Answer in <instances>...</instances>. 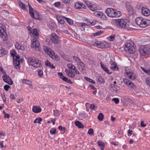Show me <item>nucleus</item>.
<instances>
[{
  "mask_svg": "<svg viewBox=\"0 0 150 150\" xmlns=\"http://www.w3.org/2000/svg\"><path fill=\"white\" fill-rule=\"evenodd\" d=\"M50 40L55 44H58L59 42V37L54 33L52 34L50 37Z\"/></svg>",
  "mask_w": 150,
  "mask_h": 150,
  "instance_id": "12",
  "label": "nucleus"
},
{
  "mask_svg": "<svg viewBox=\"0 0 150 150\" xmlns=\"http://www.w3.org/2000/svg\"><path fill=\"white\" fill-rule=\"evenodd\" d=\"M64 17L60 16L57 18V20L58 22L61 24H63L64 23Z\"/></svg>",
  "mask_w": 150,
  "mask_h": 150,
  "instance_id": "28",
  "label": "nucleus"
},
{
  "mask_svg": "<svg viewBox=\"0 0 150 150\" xmlns=\"http://www.w3.org/2000/svg\"><path fill=\"white\" fill-rule=\"evenodd\" d=\"M115 35H112L109 37L110 40V41H113L115 40Z\"/></svg>",
  "mask_w": 150,
  "mask_h": 150,
  "instance_id": "52",
  "label": "nucleus"
},
{
  "mask_svg": "<svg viewBox=\"0 0 150 150\" xmlns=\"http://www.w3.org/2000/svg\"><path fill=\"white\" fill-rule=\"evenodd\" d=\"M6 29L4 25L0 24V38L4 41H6L7 40V35L5 31Z\"/></svg>",
  "mask_w": 150,
  "mask_h": 150,
  "instance_id": "6",
  "label": "nucleus"
},
{
  "mask_svg": "<svg viewBox=\"0 0 150 150\" xmlns=\"http://www.w3.org/2000/svg\"><path fill=\"white\" fill-rule=\"evenodd\" d=\"M95 105L93 104H92L90 107V108L92 110L93 109L95 108Z\"/></svg>",
  "mask_w": 150,
  "mask_h": 150,
  "instance_id": "64",
  "label": "nucleus"
},
{
  "mask_svg": "<svg viewBox=\"0 0 150 150\" xmlns=\"http://www.w3.org/2000/svg\"><path fill=\"white\" fill-rule=\"evenodd\" d=\"M84 79L86 81H88L91 83H95L94 81L87 77H85Z\"/></svg>",
  "mask_w": 150,
  "mask_h": 150,
  "instance_id": "38",
  "label": "nucleus"
},
{
  "mask_svg": "<svg viewBox=\"0 0 150 150\" xmlns=\"http://www.w3.org/2000/svg\"><path fill=\"white\" fill-rule=\"evenodd\" d=\"M10 88V86L7 85H6L4 86V88L6 91H8Z\"/></svg>",
  "mask_w": 150,
  "mask_h": 150,
  "instance_id": "55",
  "label": "nucleus"
},
{
  "mask_svg": "<svg viewBox=\"0 0 150 150\" xmlns=\"http://www.w3.org/2000/svg\"><path fill=\"white\" fill-rule=\"evenodd\" d=\"M103 33V31H102L101 30H100L99 31H98L97 32L95 33H93L92 34V36L93 37H95L97 36H99L102 33Z\"/></svg>",
  "mask_w": 150,
  "mask_h": 150,
  "instance_id": "36",
  "label": "nucleus"
},
{
  "mask_svg": "<svg viewBox=\"0 0 150 150\" xmlns=\"http://www.w3.org/2000/svg\"><path fill=\"white\" fill-rule=\"evenodd\" d=\"M8 53V51L4 50L2 47H0V57L6 55Z\"/></svg>",
  "mask_w": 150,
  "mask_h": 150,
  "instance_id": "26",
  "label": "nucleus"
},
{
  "mask_svg": "<svg viewBox=\"0 0 150 150\" xmlns=\"http://www.w3.org/2000/svg\"><path fill=\"white\" fill-rule=\"evenodd\" d=\"M29 12L31 17L33 18L35 16V12H36V11L32 7L30 6L29 4Z\"/></svg>",
  "mask_w": 150,
  "mask_h": 150,
  "instance_id": "20",
  "label": "nucleus"
},
{
  "mask_svg": "<svg viewBox=\"0 0 150 150\" xmlns=\"http://www.w3.org/2000/svg\"><path fill=\"white\" fill-rule=\"evenodd\" d=\"M97 81L98 83H102L105 82V81L101 76H99L97 77Z\"/></svg>",
  "mask_w": 150,
  "mask_h": 150,
  "instance_id": "31",
  "label": "nucleus"
},
{
  "mask_svg": "<svg viewBox=\"0 0 150 150\" xmlns=\"http://www.w3.org/2000/svg\"><path fill=\"white\" fill-rule=\"evenodd\" d=\"M74 59L75 62L77 63L78 65V69L82 71H83L85 69V65L84 63L81 61L78 57L76 56L74 57Z\"/></svg>",
  "mask_w": 150,
  "mask_h": 150,
  "instance_id": "7",
  "label": "nucleus"
},
{
  "mask_svg": "<svg viewBox=\"0 0 150 150\" xmlns=\"http://www.w3.org/2000/svg\"><path fill=\"white\" fill-rule=\"evenodd\" d=\"M54 5L55 7H59L61 5V3L60 2H56Z\"/></svg>",
  "mask_w": 150,
  "mask_h": 150,
  "instance_id": "46",
  "label": "nucleus"
},
{
  "mask_svg": "<svg viewBox=\"0 0 150 150\" xmlns=\"http://www.w3.org/2000/svg\"><path fill=\"white\" fill-rule=\"evenodd\" d=\"M24 49H25V48H24V46L21 45L20 46V48H19V50H24Z\"/></svg>",
  "mask_w": 150,
  "mask_h": 150,
  "instance_id": "63",
  "label": "nucleus"
},
{
  "mask_svg": "<svg viewBox=\"0 0 150 150\" xmlns=\"http://www.w3.org/2000/svg\"><path fill=\"white\" fill-rule=\"evenodd\" d=\"M103 117V115L102 113H100L98 117V119L99 121H102Z\"/></svg>",
  "mask_w": 150,
  "mask_h": 150,
  "instance_id": "39",
  "label": "nucleus"
},
{
  "mask_svg": "<svg viewBox=\"0 0 150 150\" xmlns=\"http://www.w3.org/2000/svg\"><path fill=\"white\" fill-rule=\"evenodd\" d=\"M128 69V67L125 68V73L126 74L128 75V77H129L130 79L132 80L135 79L137 78L135 74L131 71L127 70Z\"/></svg>",
  "mask_w": 150,
  "mask_h": 150,
  "instance_id": "11",
  "label": "nucleus"
},
{
  "mask_svg": "<svg viewBox=\"0 0 150 150\" xmlns=\"http://www.w3.org/2000/svg\"><path fill=\"white\" fill-rule=\"evenodd\" d=\"M54 115L55 116H58L59 115V111L57 110H54Z\"/></svg>",
  "mask_w": 150,
  "mask_h": 150,
  "instance_id": "50",
  "label": "nucleus"
},
{
  "mask_svg": "<svg viewBox=\"0 0 150 150\" xmlns=\"http://www.w3.org/2000/svg\"><path fill=\"white\" fill-rule=\"evenodd\" d=\"M23 82L28 85H31V82L30 81L26 79L23 80Z\"/></svg>",
  "mask_w": 150,
  "mask_h": 150,
  "instance_id": "47",
  "label": "nucleus"
},
{
  "mask_svg": "<svg viewBox=\"0 0 150 150\" xmlns=\"http://www.w3.org/2000/svg\"><path fill=\"white\" fill-rule=\"evenodd\" d=\"M97 144L101 150H104L105 147V144L104 142H103L101 141H99L98 142Z\"/></svg>",
  "mask_w": 150,
  "mask_h": 150,
  "instance_id": "24",
  "label": "nucleus"
},
{
  "mask_svg": "<svg viewBox=\"0 0 150 150\" xmlns=\"http://www.w3.org/2000/svg\"><path fill=\"white\" fill-rule=\"evenodd\" d=\"M43 48L45 51L50 56H52V50L50 48L47 46H44Z\"/></svg>",
  "mask_w": 150,
  "mask_h": 150,
  "instance_id": "21",
  "label": "nucleus"
},
{
  "mask_svg": "<svg viewBox=\"0 0 150 150\" xmlns=\"http://www.w3.org/2000/svg\"><path fill=\"white\" fill-rule=\"evenodd\" d=\"M31 47L36 50H39L40 48V44L36 38H33L32 39Z\"/></svg>",
  "mask_w": 150,
  "mask_h": 150,
  "instance_id": "10",
  "label": "nucleus"
},
{
  "mask_svg": "<svg viewBox=\"0 0 150 150\" xmlns=\"http://www.w3.org/2000/svg\"><path fill=\"white\" fill-rule=\"evenodd\" d=\"M37 120V122H38L39 123H40V122L42 121V119L41 117H38V118Z\"/></svg>",
  "mask_w": 150,
  "mask_h": 150,
  "instance_id": "62",
  "label": "nucleus"
},
{
  "mask_svg": "<svg viewBox=\"0 0 150 150\" xmlns=\"http://www.w3.org/2000/svg\"><path fill=\"white\" fill-rule=\"evenodd\" d=\"M123 81L124 83L126 85L128 86L129 87H130L133 89H134L136 88V87L134 85L133 83L127 79L126 78L124 79Z\"/></svg>",
  "mask_w": 150,
  "mask_h": 150,
  "instance_id": "16",
  "label": "nucleus"
},
{
  "mask_svg": "<svg viewBox=\"0 0 150 150\" xmlns=\"http://www.w3.org/2000/svg\"><path fill=\"white\" fill-rule=\"evenodd\" d=\"M68 75L69 76H70L72 78H73L74 77L75 75L73 71L72 70H70L69 71V73L68 74Z\"/></svg>",
  "mask_w": 150,
  "mask_h": 150,
  "instance_id": "40",
  "label": "nucleus"
},
{
  "mask_svg": "<svg viewBox=\"0 0 150 150\" xmlns=\"http://www.w3.org/2000/svg\"><path fill=\"white\" fill-rule=\"evenodd\" d=\"M110 69L112 70L117 71L118 70V68L117 64L114 62H112L111 64Z\"/></svg>",
  "mask_w": 150,
  "mask_h": 150,
  "instance_id": "22",
  "label": "nucleus"
},
{
  "mask_svg": "<svg viewBox=\"0 0 150 150\" xmlns=\"http://www.w3.org/2000/svg\"><path fill=\"white\" fill-rule=\"evenodd\" d=\"M142 14L145 16H148L150 14V11L146 7H143L141 9Z\"/></svg>",
  "mask_w": 150,
  "mask_h": 150,
  "instance_id": "14",
  "label": "nucleus"
},
{
  "mask_svg": "<svg viewBox=\"0 0 150 150\" xmlns=\"http://www.w3.org/2000/svg\"><path fill=\"white\" fill-rule=\"evenodd\" d=\"M35 15L34 16V17L33 19L37 20H40V16L38 12L37 11L36 12H35Z\"/></svg>",
  "mask_w": 150,
  "mask_h": 150,
  "instance_id": "34",
  "label": "nucleus"
},
{
  "mask_svg": "<svg viewBox=\"0 0 150 150\" xmlns=\"http://www.w3.org/2000/svg\"><path fill=\"white\" fill-rule=\"evenodd\" d=\"M33 38H36L37 39L38 38V35L39 34V33L37 31V30L35 28L33 30V32L32 33Z\"/></svg>",
  "mask_w": 150,
  "mask_h": 150,
  "instance_id": "29",
  "label": "nucleus"
},
{
  "mask_svg": "<svg viewBox=\"0 0 150 150\" xmlns=\"http://www.w3.org/2000/svg\"><path fill=\"white\" fill-rule=\"evenodd\" d=\"M112 100L114 101V102L116 104H117L119 102V100L118 98H113Z\"/></svg>",
  "mask_w": 150,
  "mask_h": 150,
  "instance_id": "45",
  "label": "nucleus"
},
{
  "mask_svg": "<svg viewBox=\"0 0 150 150\" xmlns=\"http://www.w3.org/2000/svg\"><path fill=\"white\" fill-rule=\"evenodd\" d=\"M140 125L141 127H145L146 126V125L144 123V122L143 121H141Z\"/></svg>",
  "mask_w": 150,
  "mask_h": 150,
  "instance_id": "54",
  "label": "nucleus"
},
{
  "mask_svg": "<svg viewBox=\"0 0 150 150\" xmlns=\"http://www.w3.org/2000/svg\"><path fill=\"white\" fill-rule=\"evenodd\" d=\"M97 47L100 48H107L105 44H104L103 43L99 41Z\"/></svg>",
  "mask_w": 150,
  "mask_h": 150,
  "instance_id": "30",
  "label": "nucleus"
},
{
  "mask_svg": "<svg viewBox=\"0 0 150 150\" xmlns=\"http://www.w3.org/2000/svg\"><path fill=\"white\" fill-rule=\"evenodd\" d=\"M58 75L64 81L69 83H72V82L71 81L70 79H68V78H67L64 76L62 73L58 72Z\"/></svg>",
  "mask_w": 150,
  "mask_h": 150,
  "instance_id": "17",
  "label": "nucleus"
},
{
  "mask_svg": "<svg viewBox=\"0 0 150 150\" xmlns=\"http://www.w3.org/2000/svg\"><path fill=\"white\" fill-rule=\"evenodd\" d=\"M96 23V22L95 21H93L91 22H88V23L87 25H94Z\"/></svg>",
  "mask_w": 150,
  "mask_h": 150,
  "instance_id": "51",
  "label": "nucleus"
},
{
  "mask_svg": "<svg viewBox=\"0 0 150 150\" xmlns=\"http://www.w3.org/2000/svg\"><path fill=\"white\" fill-rule=\"evenodd\" d=\"M124 49L126 51L131 54L134 53L136 50L135 47L134 46V43L132 42L126 43Z\"/></svg>",
  "mask_w": 150,
  "mask_h": 150,
  "instance_id": "4",
  "label": "nucleus"
},
{
  "mask_svg": "<svg viewBox=\"0 0 150 150\" xmlns=\"http://www.w3.org/2000/svg\"><path fill=\"white\" fill-rule=\"evenodd\" d=\"M67 67L69 69H72L73 67V65L71 64H67Z\"/></svg>",
  "mask_w": 150,
  "mask_h": 150,
  "instance_id": "59",
  "label": "nucleus"
},
{
  "mask_svg": "<svg viewBox=\"0 0 150 150\" xmlns=\"http://www.w3.org/2000/svg\"><path fill=\"white\" fill-rule=\"evenodd\" d=\"M11 55L13 59V64L16 69L20 68V63L22 62V60L20 59V57L16 52L13 51L11 52Z\"/></svg>",
  "mask_w": 150,
  "mask_h": 150,
  "instance_id": "3",
  "label": "nucleus"
},
{
  "mask_svg": "<svg viewBox=\"0 0 150 150\" xmlns=\"http://www.w3.org/2000/svg\"><path fill=\"white\" fill-rule=\"evenodd\" d=\"M100 64L101 69H102L105 72L108 74H111V73L108 72L109 70L108 68L103 65L102 62H100Z\"/></svg>",
  "mask_w": 150,
  "mask_h": 150,
  "instance_id": "25",
  "label": "nucleus"
},
{
  "mask_svg": "<svg viewBox=\"0 0 150 150\" xmlns=\"http://www.w3.org/2000/svg\"><path fill=\"white\" fill-rule=\"evenodd\" d=\"M98 43L99 41L93 40L90 42V44L91 46L93 45L97 47Z\"/></svg>",
  "mask_w": 150,
  "mask_h": 150,
  "instance_id": "32",
  "label": "nucleus"
},
{
  "mask_svg": "<svg viewBox=\"0 0 150 150\" xmlns=\"http://www.w3.org/2000/svg\"><path fill=\"white\" fill-rule=\"evenodd\" d=\"M20 6L21 7L22 9L24 10L28 11L27 9L28 8V7L26 6L25 4H23L22 3L20 2L19 4Z\"/></svg>",
  "mask_w": 150,
  "mask_h": 150,
  "instance_id": "35",
  "label": "nucleus"
},
{
  "mask_svg": "<svg viewBox=\"0 0 150 150\" xmlns=\"http://www.w3.org/2000/svg\"><path fill=\"white\" fill-rule=\"evenodd\" d=\"M141 68L142 70L146 74H150V69L148 70L145 69L144 67H141Z\"/></svg>",
  "mask_w": 150,
  "mask_h": 150,
  "instance_id": "41",
  "label": "nucleus"
},
{
  "mask_svg": "<svg viewBox=\"0 0 150 150\" xmlns=\"http://www.w3.org/2000/svg\"><path fill=\"white\" fill-rule=\"evenodd\" d=\"M146 82L150 86V78H146L145 80Z\"/></svg>",
  "mask_w": 150,
  "mask_h": 150,
  "instance_id": "53",
  "label": "nucleus"
},
{
  "mask_svg": "<svg viewBox=\"0 0 150 150\" xmlns=\"http://www.w3.org/2000/svg\"><path fill=\"white\" fill-rule=\"evenodd\" d=\"M75 7L76 9L79 10L83 9H86V6L85 5L79 2H77L76 3Z\"/></svg>",
  "mask_w": 150,
  "mask_h": 150,
  "instance_id": "15",
  "label": "nucleus"
},
{
  "mask_svg": "<svg viewBox=\"0 0 150 150\" xmlns=\"http://www.w3.org/2000/svg\"><path fill=\"white\" fill-rule=\"evenodd\" d=\"M21 45L18 44V43H16V44L15 45V46H16V48L18 49H19L20 48V47Z\"/></svg>",
  "mask_w": 150,
  "mask_h": 150,
  "instance_id": "61",
  "label": "nucleus"
},
{
  "mask_svg": "<svg viewBox=\"0 0 150 150\" xmlns=\"http://www.w3.org/2000/svg\"><path fill=\"white\" fill-rule=\"evenodd\" d=\"M150 48L148 47L147 45L141 47L139 49L140 55L142 56H145L149 54Z\"/></svg>",
  "mask_w": 150,
  "mask_h": 150,
  "instance_id": "8",
  "label": "nucleus"
},
{
  "mask_svg": "<svg viewBox=\"0 0 150 150\" xmlns=\"http://www.w3.org/2000/svg\"><path fill=\"white\" fill-rule=\"evenodd\" d=\"M64 19L70 25H71L73 23V21L70 18L64 16Z\"/></svg>",
  "mask_w": 150,
  "mask_h": 150,
  "instance_id": "37",
  "label": "nucleus"
},
{
  "mask_svg": "<svg viewBox=\"0 0 150 150\" xmlns=\"http://www.w3.org/2000/svg\"><path fill=\"white\" fill-rule=\"evenodd\" d=\"M90 9L93 11H95L97 10L98 8L97 5L94 3H91L88 7Z\"/></svg>",
  "mask_w": 150,
  "mask_h": 150,
  "instance_id": "18",
  "label": "nucleus"
},
{
  "mask_svg": "<svg viewBox=\"0 0 150 150\" xmlns=\"http://www.w3.org/2000/svg\"><path fill=\"white\" fill-rule=\"evenodd\" d=\"M28 61L29 64L34 67H40L42 65L41 62L34 57H30Z\"/></svg>",
  "mask_w": 150,
  "mask_h": 150,
  "instance_id": "5",
  "label": "nucleus"
},
{
  "mask_svg": "<svg viewBox=\"0 0 150 150\" xmlns=\"http://www.w3.org/2000/svg\"><path fill=\"white\" fill-rule=\"evenodd\" d=\"M146 19L142 17H138L135 20V22L136 24L142 28L146 27Z\"/></svg>",
  "mask_w": 150,
  "mask_h": 150,
  "instance_id": "9",
  "label": "nucleus"
},
{
  "mask_svg": "<svg viewBox=\"0 0 150 150\" xmlns=\"http://www.w3.org/2000/svg\"><path fill=\"white\" fill-rule=\"evenodd\" d=\"M4 141H2L0 142V148H2L4 147H6L4 146L3 144Z\"/></svg>",
  "mask_w": 150,
  "mask_h": 150,
  "instance_id": "57",
  "label": "nucleus"
},
{
  "mask_svg": "<svg viewBox=\"0 0 150 150\" xmlns=\"http://www.w3.org/2000/svg\"><path fill=\"white\" fill-rule=\"evenodd\" d=\"M32 110L34 112L38 113L41 112V109L38 106L34 105L33 107Z\"/></svg>",
  "mask_w": 150,
  "mask_h": 150,
  "instance_id": "19",
  "label": "nucleus"
},
{
  "mask_svg": "<svg viewBox=\"0 0 150 150\" xmlns=\"http://www.w3.org/2000/svg\"><path fill=\"white\" fill-rule=\"evenodd\" d=\"M103 20H106L107 19V17L106 16L102 13V14H101L100 17Z\"/></svg>",
  "mask_w": 150,
  "mask_h": 150,
  "instance_id": "49",
  "label": "nucleus"
},
{
  "mask_svg": "<svg viewBox=\"0 0 150 150\" xmlns=\"http://www.w3.org/2000/svg\"><path fill=\"white\" fill-rule=\"evenodd\" d=\"M49 27H51L52 28H55L56 25L54 23L52 22H50L49 23Z\"/></svg>",
  "mask_w": 150,
  "mask_h": 150,
  "instance_id": "43",
  "label": "nucleus"
},
{
  "mask_svg": "<svg viewBox=\"0 0 150 150\" xmlns=\"http://www.w3.org/2000/svg\"><path fill=\"white\" fill-rule=\"evenodd\" d=\"M75 124L76 126L79 128H82L84 127L83 124L78 121H76L75 122Z\"/></svg>",
  "mask_w": 150,
  "mask_h": 150,
  "instance_id": "33",
  "label": "nucleus"
},
{
  "mask_svg": "<svg viewBox=\"0 0 150 150\" xmlns=\"http://www.w3.org/2000/svg\"><path fill=\"white\" fill-rule=\"evenodd\" d=\"M94 15L98 17H100L102 13L99 11H96L94 13Z\"/></svg>",
  "mask_w": 150,
  "mask_h": 150,
  "instance_id": "42",
  "label": "nucleus"
},
{
  "mask_svg": "<svg viewBox=\"0 0 150 150\" xmlns=\"http://www.w3.org/2000/svg\"><path fill=\"white\" fill-rule=\"evenodd\" d=\"M85 2L86 3V5L88 7H89V5H90L91 3L90 2L88 1H87V0L85 1Z\"/></svg>",
  "mask_w": 150,
  "mask_h": 150,
  "instance_id": "60",
  "label": "nucleus"
},
{
  "mask_svg": "<svg viewBox=\"0 0 150 150\" xmlns=\"http://www.w3.org/2000/svg\"><path fill=\"white\" fill-rule=\"evenodd\" d=\"M3 80L6 82L10 85L13 84V81L10 76H8L6 74H5L2 77Z\"/></svg>",
  "mask_w": 150,
  "mask_h": 150,
  "instance_id": "13",
  "label": "nucleus"
},
{
  "mask_svg": "<svg viewBox=\"0 0 150 150\" xmlns=\"http://www.w3.org/2000/svg\"><path fill=\"white\" fill-rule=\"evenodd\" d=\"M145 21L146 22L145 24H146V27L150 25V20L146 19Z\"/></svg>",
  "mask_w": 150,
  "mask_h": 150,
  "instance_id": "56",
  "label": "nucleus"
},
{
  "mask_svg": "<svg viewBox=\"0 0 150 150\" xmlns=\"http://www.w3.org/2000/svg\"><path fill=\"white\" fill-rule=\"evenodd\" d=\"M38 74L39 76L40 77H41L43 76V71L42 70L39 69L38 70Z\"/></svg>",
  "mask_w": 150,
  "mask_h": 150,
  "instance_id": "44",
  "label": "nucleus"
},
{
  "mask_svg": "<svg viewBox=\"0 0 150 150\" xmlns=\"http://www.w3.org/2000/svg\"><path fill=\"white\" fill-rule=\"evenodd\" d=\"M116 26L120 28L123 29L127 30H129V22L128 20L126 19H117L115 21Z\"/></svg>",
  "mask_w": 150,
  "mask_h": 150,
  "instance_id": "1",
  "label": "nucleus"
},
{
  "mask_svg": "<svg viewBox=\"0 0 150 150\" xmlns=\"http://www.w3.org/2000/svg\"><path fill=\"white\" fill-rule=\"evenodd\" d=\"M58 129L60 131H65L66 129L65 127H62V126H59L58 127Z\"/></svg>",
  "mask_w": 150,
  "mask_h": 150,
  "instance_id": "48",
  "label": "nucleus"
},
{
  "mask_svg": "<svg viewBox=\"0 0 150 150\" xmlns=\"http://www.w3.org/2000/svg\"><path fill=\"white\" fill-rule=\"evenodd\" d=\"M6 134L4 132H0V137L1 138L2 136H6Z\"/></svg>",
  "mask_w": 150,
  "mask_h": 150,
  "instance_id": "58",
  "label": "nucleus"
},
{
  "mask_svg": "<svg viewBox=\"0 0 150 150\" xmlns=\"http://www.w3.org/2000/svg\"><path fill=\"white\" fill-rule=\"evenodd\" d=\"M45 65L46 66L52 69L55 68V67L53 64H51L48 60H47L45 62Z\"/></svg>",
  "mask_w": 150,
  "mask_h": 150,
  "instance_id": "27",
  "label": "nucleus"
},
{
  "mask_svg": "<svg viewBox=\"0 0 150 150\" xmlns=\"http://www.w3.org/2000/svg\"><path fill=\"white\" fill-rule=\"evenodd\" d=\"M109 87L110 88L111 90L115 91L118 90L119 89V87L118 86L113 84H110Z\"/></svg>",
  "mask_w": 150,
  "mask_h": 150,
  "instance_id": "23",
  "label": "nucleus"
},
{
  "mask_svg": "<svg viewBox=\"0 0 150 150\" xmlns=\"http://www.w3.org/2000/svg\"><path fill=\"white\" fill-rule=\"evenodd\" d=\"M107 16L110 17H118L122 15V13L119 11L112 8H108L105 11Z\"/></svg>",
  "mask_w": 150,
  "mask_h": 150,
  "instance_id": "2",
  "label": "nucleus"
}]
</instances>
